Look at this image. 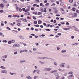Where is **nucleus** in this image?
<instances>
[{"label": "nucleus", "mask_w": 79, "mask_h": 79, "mask_svg": "<svg viewBox=\"0 0 79 79\" xmlns=\"http://www.w3.org/2000/svg\"><path fill=\"white\" fill-rule=\"evenodd\" d=\"M74 77V75L73 74L69 75L67 77V78L68 79H71L73 77Z\"/></svg>", "instance_id": "obj_1"}, {"label": "nucleus", "mask_w": 79, "mask_h": 79, "mask_svg": "<svg viewBox=\"0 0 79 79\" xmlns=\"http://www.w3.org/2000/svg\"><path fill=\"white\" fill-rule=\"evenodd\" d=\"M64 64H65V63H62L59 64V66L60 68H64Z\"/></svg>", "instance_id": "obj_2"}, {"label": "nucleus", "mask_w": 79, "mask_h": 79, "mask_svg": "<svg viewBox=\"0 0 79 79\" xmlns=\"http://www.w3.org/2000/svg\"><path fill=\"white\" fill-rule=\"evenodd\" d=\"M51 70H52V68H45L44 69V71H50Z\"/></svg>", "instance_id": "obj_3"}, {"label": "nucleus", "mask_w": 79, "mask_h": 79, "mask_svg": "<svg viewBox=\"0 0 79 79\" xmlns=\"http://www.w3.org/2000/svg\"><path fill=\"white\" fill-rule=\"evenodd\" d=\"M1 73H4L5 74H7V71L6 70H2L1 71Z\"/></svg>", "instance_id": "obj_4"}, {"label": "nucleus", "mask_w": 79, "mask_h": 79, "mask_svg": "<svg viewBox=\"0 0 79 79\" xmlns=\"http://www.w3.org/2000/svg\"><path fill=\"white\" fill-rule=\"evenodd\" d=\"M12 32H13V33H14V34H17V33H18V31H15L14 30H12Z\"/></svg>", "instance_id": "obj_5"}, {"label": "nucleus", "mask_w": 79, "mask_h": 79, "mask_svg": "<svg viewBox=\"0 0 79 79\" xmlns=\"http://www.w3.org/2000/svg\"><path fill=\"white\" fill-rule=\"evenodd\" d=\"M63 29L64 31H68V30H70V29L68 28H64Z\"/></svg>", "instance_id": "obj_6"}, {"label": "nucleus", "mask_w": 79, "mask_h": 79, "mask_svg": "<svg viewBox=\"0 0 79 79\" xmlns=\"http://www.w3.org/2000/svg\"><path fill=\"white\" fill-rule=\"evenodd\" d=\"M57 72V70H55L54 71H52L50 72V73H56V72Z\"/></svg>", "instance_id": "obj_7"}, {"label": "nucleus", "mask_w": 79, "mask_h": 79, "mask_svg": "<svg viewBox=\"0 0 79 79\" xmlns=\"http://www.w3.org/2000/svg\"><path fill=\"white\" fill-rule=\"evenodd\" d=\"M30 10V9L29 8H28L27 9L25 10L24 11L25 12H27V11H29Z\"/></svg>", "instance_id": "obj_8"}, {"label": "nucleus", "mask_w": 79, "mask_h": 79, "mask_svg": "<svg viewBox=\"0 0 79 79\" xmlns=\"http://www.w3.org/2000/svg\"><path fill=\"white\" fill-rule=\"evenodd\" d=\"M40 70H36V73L38 74H40Z\"/></svg>", "instance_id": "obj_9"}, {"label": "nucleus", "mask_w": 79, "mask_h": 79, "mask_svg": "<svg viewBox=\"0 0 79 79\" xmlns=\"http://www.w3.org/2000/svg\"><path fill=\"white\" fill-rule=\"evenodd\" d=\"M26 78H27V79H32V77H31L30 76H28V77H26Z\"/></svg>", "instance_id": "obj_10"}, {"label": "nucleus", "mask_w": 79, "mask_h": 79, "mask_svg": "<svg viewBox=\"0 0 79 79\" xmlns=\"http://www.w3.org/2000/svg\"><path fill=\"white\" fill-rule=\"evenodd\" d=\"M21 20H22L24 22H27V21L25 19H21Z\"/></svg>", "instance_id": "obj_11"}, {"label": "nucleus", "mask_w": 79, "mask_h": 79, "mask_svg": "<svg viewBox=\"0 0 79 79\" xmlns=\"http://www.w3.org/2000/svg\"><path fill=\"white\" fill-rule=\"evenodd\" d=\"M0 7H1V8H3L4 7V5L2 4H0Z\"/></svg>", "instance_id": "obj_12"}, {"label": "nucleus", "mask_w": 79, "mask_h": 79, "mask_svg": "<svg viewBox=\"0 0 79 79\" xmlns=\"http://www.w3.org/2000/svg\"><path fill=\"white\" fill-rule=\"evenodd\" d=\"M0 68H1V69H6V68H5V67H4L3 66H2L0 67Z\"/></svg>", "instance_id": "obj_13"}, {"label": "nucleus", "mask_w": 79, "mask_h": 79, "mask_svg": "<svg viewBox=\"0 0 79 79\" xmlns=\"http://www.w3.org/2000/svg\"><path fill=\"white\" fill-rule=\"evenodd\" d=\"M40 10L42 12H44V8H41L40 9Z\"/></svg>", "instance_id": "obj_14"}, {"label": "nucleus", "mask_w": 79, "mask_h": 79, "mask_svg": "<svg viewBox=\"0 0 79 79\" xmlns=\"http://www.w3.org/2000/svg\"><path fill=\"white\" fill-rule=\"evenodd\" d=\"M3 58H7V55H5L2 56Z\"/></svg>", "instance_id": "obj_15"}, {"label": "nucleus", "mask_w": 79, "mask_h": 79, "mask_svg": "<svg viewBox=\"0 0 79 79\" xmlns=\"http://www.w3.org/2000/svg\"><path fill=\"white\" fill-rule=\"evenodd\" d=\"M58 70L59 71H61V72L64 71V70H62V69H59Z\"/></svg>", "instance_id": "obj_16"}, {"label": "nucleus", "mask_w": 79, "mask_h": 79, "mask_svg": "<svg viewBox=\"0 0 79 79\" xmlns=\"http://www.w3.org/2000/svg\"><path fill=\"white\" fill-rule=\"evenodd\" d=\"M19 38H20V39H23V36L22 35H20L19 36Z\"/></svg>", "instance_id": "obj_17"}, {"label": "nucleus", "mask_w": 79, "mask_h": 79, "mask_svg": "<svg viewBox=\"0 0 79 79\" xmlns=\"http://www.w3.org/2000/svg\"><path fill=\"white\" fill-rule=\"evenodd\" d=\"M42 21L41 20H39L38 21V24H41L42 23Z\"/></svg>", "instance_id": "obj_18"}, {"label": "nucleus", "mask_w": 79, "mask_h": 79, "mask_svg": "<svg viewBox=\"0 0 79 79\" xmlns=\"http://www.w3.org/2000/svg\"><path fill=\"white\" fill-rule=\"evenodd\" d=\"M66 50H62L61 51V53H66Z\"/></svg>", "instance_id": "obj_19"}, {"label": "nucleus", "mask_w": 79, "mask_h": 79, "mask_svg": "<svg viewBox=\"0 0 79 79\" xmlns=\"http://www.w3.org/2000/svg\"><path fill=\"white\" fill-rule=\"evenodd\" d=\"M42 15V12H38V15Z\"/></svg>", "instance_id": "obj_20"}, {"label": "nucleus", "mask_w": 79, "mask_h": 79, "mask_svg": "<svg viewBox=\"0 0 79 79\" xmlns=\"http://www.w3.org/2000/svg\"><path fill=\"white\" fill-rule=\"evenodd\" d=\"M72 10H73V11H75V10H76V8L74 7L72 9Z\"/></svg>", "instance_id": "obj_21"}, {"label": "nucleus", "mask_w": 79, "mask_h": 79, "mask_svg": "<svg viewBox=\"0 0 79 79\" xmlns=\"http://www.w3.org/2000/svg\"><path fill=\"white\" fill-rule=\"evenodd\" d=\"M64 3L63 2H61L60 3V5L62 6H63V5H64Z\"/></svg>", "instance_id": "obj_22"}, {"label": "nucleus", "mask_w": 79, "mask_h": 79, "mask_svg": "<svg viewBox=\"0 0 79 79\" xmlns=\"http://www.w3.org/2000/svg\"><path fill=\"white\" fill-rule=\"evenodd\" d=\"M16 11H18L19 10V7L18 6L16 7Z\"/></svg>", "instance_id": "obj_23"}, {"label": "nucleus", "mask_w": 79, "mask_h": 79, "mask_svg": "<svg viewBox=\"0 0 79 79\" xmlns=\"http://www.w3.org/2000/svg\"><path fill=\"white\" fill-rule=\"evenodd\" d=\"M36 72H37V70H34L33 72V74H35Z\"/></svg>", "instance_id": "obj_24"}, {"label": "nucleus", "mask_w": 79, "mask_h": 79, "mask_svg": "<svg viewBox=\"0 0 79 79\" xmlns=\"http://www.w3.org/2000/svg\"><path fill=\"white\" fill-rule=\"evenodd\" d=\"M73 72L72 71H71L68 73V74H73Z\"/></svg>", "instance_id": "obj_25"}, {"label": "nucleus", "mask_w": 79, "mask_h": 79, "mask_svg": "<svg viewBox=\"0 0 79 79\" xmlns=\"http://www.w3.org/2000/svg\"><path fill=\"white\" fill-rule=\"evenodd\" d=\"M2 42H3V43L4 42H5V43H6V42H7V41L6 40H4L2 41Z\"/></svg>", "instance_id": "obj_26"}, {"label": "nucleus", "mask_w": 79, "mask_h": 79, "mask_svg": "<svg viewBox=\"0 0 79 79\" xmlns=\"http://www.w3.org/2000/svg\"><path fill=\"white\" fill-rule=\"evenodd\" d=\"M25 14H26V15H30V14L28 12L26 13H25Z\"/></svg>", "instance_id": "obj_27"}, {"label": "nucleus", "mask_w": 79, "mask_h": 79, "mask_svg": "<svg viewBox=\"0 0 79 79\" xmlns=\"http://www.w3.org/2000/svg\"><path fill=\"white\" fill-rule=\"evenodd\" d=\"M23 52H24V50H21L20 52V53H23Z\"/></svg>", "instance_id": "obj_28"}, {"label": "nucleus", "mask_w": 79, "mask_h": 79, "mask_svg": "<svg viewBox=\"0 0 79 79\" xmlns=\"http://www.w3.org/2000/svg\"><path fill=\"white\" fill-rule=\"evenodd\" d=\"M55 75L56 76H58V73H55Z\"/></svg>", "instance_id": "obj_29"}, {"label": "nucleus", "mask_w": 79, "mask_h": 79, "mask_svg": "<svg viewBox=\"0 0 79 79\" xmlns=\"http://www.w3.org/2000/svg\"><path fill=\"white\" fill-rule=\"evenodd\" d=\"M54 64L55 65V66H57V65H58V64H57V63H56V62H54Z\"/></svg>", "instance_id": "obj_30"}, {"label": "nucleus", "mask_w": 79, "mask_h": 79, "mask_svg": "<svg viewBox=\"0 0 79 79\" xmlns=\"http://www.w3.org/2000/svg\"><path fill=\"white\" fill-rule=\"evenodd\" d=\"M45 30L46 31H50L49 29H45Z\"/></svg>", "instance_id": "obj_31"}, {"label": "nucleus", "mask_w": 79, "mask_h": 79, "mask_svg": "<svg viewBox=\"0 0 79 79\" xmlns=\"http://www.w3.org/2000/svg\"><path fill=\"white\" fill-rule=\"evenodd\" d=\"M11 43H12V42H11V41H10L9 42H8V44H11Z\"/></svg>", "instance_id": "obj_32"}, {"label": "nucleus", "mask_w": 79, "mask_h": 79, "mask_svg": "<svg viewBox=\"0 0 79 79\" xmlns=\"http://www.w3.org/2000/svg\"><path fill=\"white\" fill-rule=\"evenodd\" d=\"M34 24H37V21H35L34 22Z\"/></svg>", "instance_id": "obj_33"}, {"label": "nucleus", "mask_w": 79, "mask_h": 79, "mask_svg": "<svg viewBox=\"0 0 79 79\" xmlns=\"http://www.w3.org/2000/svg\"><path fill=\"white\" fill-rule=\"evenodd\" d=\"M55 5H56V4H55L53 3H52V5H51V6H55Z\"/></svg>", "instance_id": "obj_34"}, {"label": "nucleus", "mask_w": 79, "mask_h": 79, "mask_svg": "<svg viewBox=\"0 0 79 79\" xmlns=\"http://www.w3.org/2000/svg\"><path fill=\"white\" fill-rule=\"evenodd\" d=\"M3 2L4 3H7V1H5V0H4Z\"/></svg>", "instance_id": "obj_35"}, {"label": "nucleus", "mask_w": 79, "mask_h": 79, "mask_svg": "<svg viewBox=\"0 0 79 79\" xmlns=\"http://www.w3.org/2000/svg\"><path fill=\"white\" fill-rule=\"evenodd\" d=\"M13 48H15L16 47V45H15V44H14L12 46Z\"/></svg>", "instance_id": "obj_36"}, {"label": "nucleus", "mask_w": 79, "mask_h": 79, "mask_svg": "<svg viewBox=\"0 0 79 79\" xmlns=\"http://www.w3.org/2000/svg\"><path fill=\"white\" fill-rule=\"evenodd\" d=\"M68 75V73H64V76H66Z\"/></svg>", "instance_id": "obj_37"}, {"label": "nucleus", "mask_w": 79, "mask_h": 79, "mask_svg": "<svg viewBox=\"0 0 79 79\" xmlns=\"http://www.w3.org/2000/svg\"><path fill=\"white\" fill-rule=\"evenodd\" d=\"M71 38L72 39H73L74 38V36H72L71 37Z\"/></svg>", "instance_id": "obj_38"}, {"label": "nucleus", "mask_w": 79, "mask_h": 79, "mask_svg": "<svg viewBox=\"0 0 79 79\" xmlns=\"http://www.w3.org/2000/svg\"><path fill=\"white\" fill-rule=\"evenodd\" d=\"M23 11V9H21V8H20L19 9V11L21 12V11Z\"/></svg>", "instance_id": "obj_39"}, {"label": "nucleus", "mask_w": 79, "mask_h": 79, "mask_svg": "<svg viewBox=\"0 0 79 79\" xmlns=\"http://www.w3.org/2000/svg\"><path fill=\"white\" fill-rule=\"evenodd\" d=\"M44 12L45 13H47V10H46V8H44Z\"/></svg>", "instance_id": "obj_40"}, {"label": "nucleus", "mask_w": 79, "mask_h": 79, "mask_svg": "<svg viewBox=\"0 0 79 79\" xmlns=\"http://www.w3.org/2000/svg\"><path fill=\"white\" fill-rule=\"evenodd\" d=\"M57 35H61V34L60 33H57Z\"/></svg>", "instance_id": "obj_41"}, {"label": "nucleus", "mask_w": 79, "mask_h": 79, "mask_svg": "<svg viewBox=\"0 0 79 79\" xmlns=\"http://www.w3.org/2000/svg\"><path fill=\"white\" fill-rule=\"evenodd\" d=\"M40 1L39 0H35V2H36V3H39V2Z\"/></svg>", "instance_id": "obj_42"}, {"label": "nucleus", "mask_w": 79, "mask_h": 79, "mask_svg": "<svg viewBox=\"0 0 79 79\" xmlns=\"http://www.w3.org/2000/svg\"><path fill=\"white\" fill-rule=\"evenodd\" d=\"M12 43H15V40H12Z\"/></svg>", "instance_id": "obj_43"}, {"label": "nucleus", "mask_w": 79, "mask_h": 79, "mask_svg": "<svg viewBox=\"0 0 79 79\" xmlns=\"http://www.w3.org/2000/svg\"><path fill=\"white\" fill-rule=\"evenodd\" d=\"M11 17H12V16L11 15H8V18H11Z\"/></svg>", "instance_id": "obj_44"}, {"label": "nucleus", "mask_w": 79, "mask_h": 79, "mask_svg": "<svg viewBox=\"0 0 79 79\" xmlns=\"http://www.w3.org/2000/svg\"><path fill=\"white\" fill-rule=\"evenodd\" d=\"M60 24H65V23H64V22H60Z\"/></svg>", "instance_id": "obj_45"}, {"label": "nucleus", "mask_w": 79, "mask_h": 79, "mask_svg": "<svg viewBox=\"0 0 79 79\" xmlns=\"http://www.w3.org/2000/svg\"><path fill=\"white\" fill-rule=\"evenodd\" d=\"M32 18L34 19H37L34 16H33Z\"/></svg>", "instance_id": "obj_46"}, {"label": "nucleus", "mask_w": 79, "mask_h": 79, "mask_svg": "<svg viewBox=\"0 0 79 79\" xmlns=\"http://www.w3.org/2000/svg\"><path fill=\"white\" fill-rule=\"evenodd\" d=\"M45 5L46 6H48V5H49V3H47L45 4Z\"/></svg>", "instance_id": "obj_47"}, {"label": "nucleus", "mask_w": 79, "mask_h": 79, "mask_svg": "<svg viewBox=\"0 0 79 79\" xmlns=\"http://www.w3.org/2000/svg\"><path fill=\"white\" fill-rule=\"evenodd\" d=\"M17 47H20V45L19 44H17Z\"/></svg>", "instance_id": "obj_48"}, {"label": "nucleus", "mask_w": 79, "mask_h": 79, "mask_svg": "<svg viewBox=\"0 0 79 79\" xmlns=\"http://www.w3.org/2000/svg\"><path fill=\"white\" fill-rule=\"evenodd\" d=\"M14 55H16V54H18V52H14Z\"/></svg>", "instance_id": "obj_49"}, {"label": "nucleus", "mask_w": 79, "mask_h": 79, "mask_svg": "<svg viewBox=\"0 0 79 79\" xmlns=\"http://www.w3.org/2000/svg\"><path fill=\"white\" fill-rule=\"evenodd\" d=\"M73 2V0H69V2L72 3Z\"/></svg>", "instance_id": "obj_50"}, {"label": "nucleus", "mask_w": 79, "mask_h": 79, "mask_svg": "<svg viewBox=\"0 0 79 79\" xmlns=\"http://www.w3.org/2000/svg\"><path fill=\"white\" fill-rule=\"evenodd\" d=\"M24 50V52L25 51V52H26V53H27V52H28L27 50L26 49H25V50Z\"/></svg>", "instance_id": "obj_51"}, {"label": "nucleus", "mask_w": 79, "mask_h": 79, "mask_svg": "<svg viewBox=\"0 0 79 79\" xmlns=\"http://www.w3.org/2000/svg\"><path fill=\"white\" fill-rule=\"evenodd\" d=\"M60 10H61V11H64V9H63L62 8H60Z\"/></svg>", "instance_id": "obj_52"}, {"label": "nucleus", "mask_w": 79, "mask_h": 79, "mask_svg": "<svg viewBox=\"0 0 79 79\" xmlns=\"http://www.w3.org/2000/svg\"><path fill=\"white\" fill-rule=\"evenodd\" d=\"M33 14L34 15H37V14L36 12H34L33 13Z\"/></svg>", "instance_id": "obj_53"}, {"label": "nucleus", "mask_w": 79, "mask_h": 79, "mask_svg": "<svg viewBox=\"0 0 79 79\" xmlns=\"http://www.w3.org/2000/svg\"><path fill=\"white\" fill-rule=\"evenodd\" d=\"M72 27L75 29H77V27H76L73 26Z\"/></svg>", "instance_id": "obj_54"}, {"label": "nucleus", "mask_w": 79, "mask_h": 79, "mask_svg": "<svg viewBox=\"0 0 79 79\" xmlns=\"http://www.w3.org/2000/svg\"><path fill=\"white\" fill-rule=\"evenodd\" d=\"M18 22H19V23H21V20H20V19H19L17 20Z\"/></svg>", "instance_id": "obj_55"}, {"label": "nucleus", "mask_w": 79, "mask_h": 79, "mask_svg": "<svg viewBox=\"0 0 79 79\" xmlns=\"http://www.w3.org/2000/svg\"><path fill=\"white\" fill-rule=\"evenodd\" d=\"M35 27H39V25H35Z\"/></svg>", "instance_id": "obj_56"}, {"label": "nucleus", "mask_w": 79, "mask_h": 79, "mask_svg": "<svg viewBox=\"0 0 79 79\" xmlns=\"http://www.w3.org/2000/svg\"><path fill=\"white\" fill-rule=\"evenodd\" d=\"M76 13H78V14H79V11L78 10H76Z\"/></svg>", "instance_id": "obj_57"}, {"label": "nucleus", "mask_w": 79, "mask_h": 79, "mask_svg": "<svg viewBox=\"0 0 79 79\" xmlns=\"http://www.w3.org/2000/svg\"><path fill=\"white\" fill-rule=\"evenodd\" d=\"M66 25H69V23H68V22H67L66 23Z\"/></svg>", "instance_id": "obj_58"}, {"label": "nucleus", "mask_w": 79, "mask_h": 79, "mask_svg": "<svg viewBox=\"0 0 79 79\" xmlns=\"http://www.w3.org/2000/svg\"><path fill=\"white\" fill-rule=\"evenodd\" d=\"M56 3L57 4H58V5H59V4H60V2H59L58 1H56Z\"/></svg>", "instance_id": "obj_59"}, {"label": "nucleus", "mask_w": 79, "mask_h": 79, "mask_svg": "<svg viewBox=\"0 0 79 79\" xmlns=\"http://www.w3.org/2000/svg\"><path fill=\"white\" fill-rule=\"evenodd\" d=\"M34 79H37V76H35L34 77Z\"/></svg>", "instance_id": "obj_60"}, {"label": "nucleus", "mask_w": 79, "mask_h": 79, "mask_svg": "<svg viewBox=\"0 0 79 79\" xmlns=\"http://www.w3.org/2000/svg\"><path fill=\"white\" fill-rule=\"evenodd\" d=\"M36 5H37V4H35L33 5V6H36Z\"/></svg>", "instance_id": "obj_61"}, {"label": "nucleus", "mask_w": 79, "mask_h": 79, "mask_svg": "<svg viewBox=\"0 0 79 79\" xmlns=\"http://www.w3.org/2000/svg\"><path fill=\"white\" fill-rule=\"evenodd\" d=\"M56 29H58L59 28H60V27H59L58 26H57L56 27Z\"/></svg>", "instance_id": "obj_62"}, {"label": "nucleus", "mask_w": 79, "mask_h": 79, "mask_svg": "<svg viewBox=\"0 0 79 79\" xmlns=\"http://www.w3.org/2000/svg\"><path fill=\"white\" fill-rule=\"evenodd\" d=\"M43 25H44V26H47V24H46L45 23H44Z\"/></svg>", "instance_id": "obj_63"}, {"label": "nucleus", "mask_w": 79, "mask_h": 79, "mask_svg": "<svg viewBox=\"0 0 79 79\" xmlns=\"http://www.w3.org/2000/svg\"><path fill=\"white\" fill-rule=\"evenodd\" d=\"M31 10H34V7H32L31 8Z\"/></svg>", "instance_id": "obj_64"}]
</instances>
